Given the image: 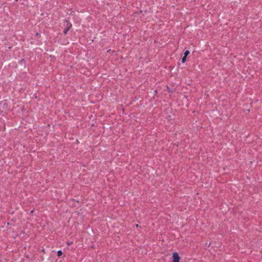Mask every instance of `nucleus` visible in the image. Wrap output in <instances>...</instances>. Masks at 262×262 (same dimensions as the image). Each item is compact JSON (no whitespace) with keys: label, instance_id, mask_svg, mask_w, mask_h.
I'll use <instances>...</instances> for the list:
<instances>
[{"label":"nucleus","instance_id":"nucleus-1","mask_svg":"<svg viewBox=\"0 0 262 262\" xmlns=\"http://www.w3.org/2000/svg\"><path fill=\"white\" fill-rule=\"evenodd\" d=\"M64 25H66V28L64 29L63 33L64 34L66 35L69 30V29L72 27V25L71 23L68 20H65L64 21Z\"/></svg>","mask_w":262,"mask_h":262},{"label":"nucleus","instance_id":"nucleus-2","mask_svg":"<svg viewBox=\"0 0 262 262\" xmlns=\"http://www.w3.org/2000/svg\"><path fill=\"white\" fill-rule=\"evenodd\" d=\"M172 261L173 262H180V256L178 253L174 252L172 254Z\"/></svg>","mask_w":262,"mask_h":262},{"label":"nucleus","instance_id":"nucleus-3","mask_svg":"<svg viewBox=\"0 0 262 262\" xmlns=\"http://www.w3.org/2000/svg\"><path fill=\"white\" fill-rule=\"evenodd\" d=\"M57 256H60L62 255V252L61 250H58L57 252Z\"/></svg>","mask_w":262,"mask_h":262},{"label":"nucleus","instance_id":"nucleus-4","mask_svg":"<svg viewBox=\"0 0 262 262\" xmlns=\"http://www.w3.org/2000/svg\"><path fill=\"white\" fill-rule=\"evenodd\" d=\"M189 54V51L188 50H186L184 52V56L187 57L188 55Z\"/></svg>","mask_w":262,"mask_h":262},{"label":"nucleus","instance_id":"nucleus-5","mask_svg":"<svg viewBox=\"0 0 262 262\" xmlns=\"http://www.w3.org/2000/svg\"><path fill=\"white\" fill-rule=\"evenodd\" d=\"M186 60V57L184 56V57L182 58V63H184V62H185Z\"/></svg>","mask_w":262,"mask_h":262},{"label":"nucleus","instance_id":"nucleus-6","mask_svg":"<svg viewBox=\"0 0 262 262\" xmlns=\"http://www.w3.org/2000/svg\"><path fill=\"white\" fill-rule=\"evenodd\" d=\"M136 227H138V224H136Z\"/></svg>","mask_w":262,"mask_h":262},{"label":"nucleus","instance_id":"nucleus-7","mask_svg":"<svg viewBox=\"0 0 262 262\" xmlns=\"http://www.w3.org/2000/svg\"><path fill=\"white\" fill-rule=\"evenodd\" d=\"M157 91L156 90V91H155V93H157Z\"/></svg>","mask_w":262,"mask_h":262}]
</instances>
